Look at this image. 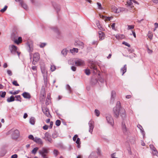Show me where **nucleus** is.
<instances>
[{"instance_id": "obj_1", "label": "nucleus", "mask_w": 158, "mask_h": 158, "mask_svg": "<svg viewBox=\"0 0 158 158\" xmlns=\"http://www.w3.org/2000/svg\"><path fill=\"white\" fill-rule=\"evenodd\" d=\"M120 114L122 119V129L123 133L126 135H129V131L126 127L125 123L128 122L125 110L120 106V103L119 102V114Z\"/></svg>"}, {"instance_id": "obj_2", "label": "nucleus", "mask_w": 158, "mask_h": 158, "mask_svg": "<svg viewBox=\"0 0 158 158\" xmlns=\"http://www.w3.org/2000/svg\"><path fill=\"white\" fill-rule=\"evenodd\" d=\"M12 133L11 138H18L19 136V132L18 130H15L14 131L12 129L10 131Z\"/></svg>"}, {"instance_id": "obj_3", "label": "nucleus", "mask_w": 158, "mask_h": 158, "mask_svg": "<svg viewBox=\"0 0 158 158\" xmlns=\"http://www.w3.org/2000/svg\"><path fill=\"white\" fill-rule=\"evenodd\" d=\"M11 37L12 38L14 39V42L17 44H19L20 42L22 41V38L21 37H19L18 39H15V38L17 37V36L15 35V33H12L11 34Z\"/></svg>"}, {"instance_id": "obj_4", "label": "nucleus", "mask_w": 158, "mask_h": 158, "mask_svg": "<svg viewBox=\"0 0 158 158\" xmlns=\"http://www.w3.org/2000/svg\"><path fill=\"white\" fill-rule=\"evenodd\" d=\"M9 49L12 54L16 55L17 49V47L16 46L14 45H10L9 46Z\"/></svg>"}, {"instance_id": "obj_5", "label": "nucleus", "mask_w": 158, "mask_h": 158, "mask_svg": "<svg viewBox=\"0 0 158 158\" xmlns=\"http://www.w3.org/2000/svg\"><path fill=\"white\" fill-rule=\"evenodd\" d=\"M42 110L43 113L48 117H51L48 109L47 106L42 107Z\"/></svg>"}, {"instance_id": "obj_6", "label": "nucleus", "mask_w": 158, "mask_h": 158, "mask_svg": "<svg viewBox=\"0 0 158 158\" xmlns=\"http://www.w3.org/2000/svg\"><path fill=\"white\" fill-rule=\"evenodd\" d=\"M118 101L117 102L116 106L113 109V111L114 116L116 118L118 117Z\"/></svg>"}, {"instance_id": "obj_7", "label": "nucleus", "mask_w": 158, "mask_h": 158, "mask_svg": "<svg viewBox=\"0 0 158 158\" xmlns=\"http://www.w3.org/2000/svg\"><path fill=\"white\" fill-rule=\"evenodd\" d=\"M49 150V148H43L41 150L39 151V154L41 155H46L48 153Z\"/></svg>"}, {"instance_id": "obj_8", "label": "nucleus", "mask_w": 158, "mask_h": 158, "mask_svg": "<svg viewBox=\"0 0 158 158\" xmlns=\"http://www.w3.org/2000/svg\"><path fill=\"white\" fill-rule=\"evenodd\" d=\"M88 124L89 127V132L92 133L94 127V122L93 120H90Z\"/></svg>"}, {"instance_id": "obj_9", "label": "nucleus", "mask_w": 158, "mask_h": 158, "mask_svg": "<svg viewBox=\"0 0 158 158\" xmlns=\"http://www.w3.org/2000/svg\"><path fill=\"white\" fill-rule=\"evenodd\" d=\"M26 45L28 52L29 53L32 52L33 50V48L32 45L31 43L29 42H27L26 44Z\"/></svg>"}, {"instance_id": "obj_10", "label": "nucleus", "mask_w": 158, "mask_h": 158, "mask_svg": "<svg viewBox=\"0 0 158 158\" xmlns=\"http://www.w3.org/2000/svg\"><path fill=\"white\" fill-rule=\"evenodd\" d=\"M107 122L111 126H112L114 123V121L110 115H108L106 117Z\"/></svg>"}, {"instance_id": "obj_11", "label": "nucleus", "mask_w": 158, "mask_h": 158, "mask_svg": "<svg viewBox=\"0 0 158 158\" xmlns=\"http://www.w3.org/2000/svg\"><path fill=\"white\" fill-rule=\"evenodd\" d=\"M52 3L53 6L55 10H56V12L58 14L59 11H60V6L58 5L55 2H52Z\"/></svg>"}, {"instance_id": "obj_12", "label": "nucleus", "mask_w": 158, "mask_h": 158, "mask_svg": "<svg viewBox=\"0 0 158 158\" xmlns=\"http://www.w3.org/2000/svg\"><path fill=\"white\" fill-rule=\"evenodd\" d=\"M75 62L76 65L77 66L83 65L84 64V61L81 59H78L75 61Z\"/></svg>"}, {"instance_id": "obj_13", "label": "nucleus", "mask_w": 158, "mask_h": 158, "mask_svg": "<svg viewBox=\"0 0 158 158\" xmlns=\"http://www.w3.org/2000/svg\"><path fill=\"white\" fill-rule=\"evenodd\" d=\"M116 96V93L114 91H112L111 93V95L110 100V102L111 104H113Z\"/></svg>"}, {"instance_id": "obj_14", "label": "nucleus", "mask_w": 158, "mask_h": 158, "mask_svg": "<svg viewBox=\"0 0 158 158\" xmlns=\"http://www.w3.org/2000/svg\"><path fill=\"white\" fill-rule=\"evenodd\" d=\"M74 45L75 46H79L80 48L83 49L84 47V43L80 41H76L74 43Z\"/></svg>"}, {"instance_id": "obj_15", "label": "nucleus", "mask_w": 158, "mask_h": 158, "mask_svg": "<svg viewBox=\"0 0 158 158\" xmlns=\"http://www.w3.org/2000/svg\"><path fill=\"white\" fill-rule=\"evenodd\" d=\"M40 54L38 52L35 53L33 55V59L35 60L36 62H38L40 59Z\"/></svg>"}, {"instance_id": "obj_16", "label": "nucleus", "mask_w": 158, "mask_h": 158, "mask_svg": "<svg viewBox=\"0 0 158 158\" xmlns=\"http://www.w3.org/2000/svg\"><path fill=\"white\" fill-rule=\"evenodd\" d=\"M50 28L56 33L58 36L60 35V32L56 27H50Z\"/></svg>"}, {"instance_id": "obj_17", "label": "nucleus", "mask_w": 158, "mask_h": 158, "mask_svg": "<svg viewBox=\"0 0 158 158\" xmlns=\"http://www.w3.org/2000/svg\"><path fill=\"white\" fill-rule=\"evenodd\" d=\"M22 95L25 98L30 99L31 98V96L29 93L27 92H24Z\"/></svg>"}, {"instance_id": "obj_18", "label": "nucleus", "mask_w": 158, "mask_h": 158, "mask_svg": "<svg viewBox=\"0 0 158 158\" xmlns=\"http://www.w3.org/2000/svg\"><path fill=\"white\" fill-rule=\"evenodd\" d=\"M98 36L100 40H102L104 39L105 35L103 32L100 31L98 32Z\"/></svg>"}, {"instance_id": "obj_19", "label": "nucleus", "mask_w": 158, "mask_h": 158, "mask_svg": "<svg viewBox=\"0 0 158 158\" xmlns=\"http://www.w3.org/2000/svg\"><path fill=\"white\" fill-rule=\"evenodd\" d=\"M132 0H127V3L128 6L130 8H132L134 6L133 5Z\"/></svg>"}, {"instance_id": "obj_20", "label": "nucleus", "mask_w": 158, "mask_h": 158, "mask_svg": "<svg viewBox=\"0 0 158 158\" xmlns=\"http://www.w3.org/2000/svg\"><path fill=\"white\" fill-rule=\"evenodd\" d=\"M80 139H73V141L76 142V143L77 144V147L78 148H80L81 147V142Z\"/></svg>"}, {"instance_id": "obj_21", "label": "nucleus", "mask_w": 158, "mask_h": 158, "mask_svg": "<svg viewBox=\"0 0 158 158\" xmlns=\"http://www.w3.org/2000/svg\"><path fill=\"white\" fill-rule=\"evenodd\" d=\"M32 139L37 143L39 144L43 145V142L41 139Z\"/></svg>"}, {"instance_id": "obj_22", "label": "nucleus", "mask_w": 158, "mask_h": 158, "mask_svg": "<svg viewBox=\"0 0 158 158\" xmlns=\"http://www.w3.org/2000/svg\"><path fill=\"white\" fill-rule=\"evenodd\" d=\"M127 71V67L126 64L124 65V67L122 68L120 70V72L122 73V75H123V74L126 72Z\"/></svg>"}, {"instance_id": "obj_23", "label": "nucleus", "mask_w": 158, "mask_h": 158, "mask_svg": "<svg viewBox=\"0 0 158 158\" xmlns=\"http://www.w3.org/2000/svg\"><path fill=\"white\" fill-rule=\"evenodd\" d=\"M6 100L8 102H13L15 100V97L13 95H11L10 97L8 98Z\"/></svg>"}, {"instance_id": "obj_24", "label": "nucleus", "mask_w": 158, "mask_h": 158, "mask_svg": "<svg viewBox=\"0 0 158 158\" xmlns=\"http://www.w3.org/2000/svg\"><path fill=\"white\" fill-rule=\"evenodd\" d=\"M29 123L31 125H34L35 123V119L34 117H32L30 118Z\"/></svg>"}, {"instance_id": "obj_25", "label": "nucleus", "mask_w": 158, "mask_h": 158, "mask_svg": "<svg viewBox=\"0 0 158 158\" xmlns=\"http://www.w3.org/2000/svg\"><path fill=\"white\" fill-rule=\"evenodd\" d=\"M20 4L21 6L25 10H27V5L24 3V2L22 1H21L20 2Z\"/></svg>"}, {"instance_id": "obj_26", "label": "nucleus", "mask_w": 158, "mask_h": 158, "mask_svg": "<svg viewBox=\"0 0 158 158\" xmlns=\"http://www.w3.org/2000/svg\"><path fill=\"white\" fill-rule=\"evenodd\" d=\"M137 127L139 128L140 129L141 132L143 135V138H144V132L143 131V130H142V129H143L142 127L140 124H138L137 125Z\"/></svg>"}, {"instance_id": "obj_27", "label": "nucleus", "mask_w": 158, "mask_h": 158, "mask_svg": "<svg viewBox=\"0 0 158 158\" xmlns=\"http://www.w3.org/2000/svg\"><path fill=\"white\" fill-rule=\"evenodd\" d=\"M90 68L91 69L94 70V73H95V71H97V69L96 65L94 64H91L90 66Z\"/></svg>"}, {"instance_id": "obj_28", "label": "nucleus", "mask_w": 158, "mask_h": 158, "mask_svg": "<svg viewBox=\"0 0 158 158\" xmlns=\"http://www.w3.org/2000/svg\"><path fill=\"white\" fill-rule=\"evenodd\" d=\"M52 137L53 138H56L58 137V132L56 131H54L52 134Z\"/></svg>"}, {"instance_id": "obj_29", "label": "nucleus", "mask_w": 158, "mask_h": 158, "mask_svg": "<svg viewBox=\"0 0 158 158\" xmlns=\"http://www.w3.org/2000/svg\"><path fill=\"white\" fill-rule=\"evenodd\" d=\"M97 156L96 155L94 152H92L89 156L88 158H97Z\"/></svg>"}, {"instance_id": "obj_30", "label": "nucleus", "mask_w": 158, "mask_h": 158, "mask_svg": "<svg viewBox=\"0 0 158 158\" xmlns=\"http://www.w3.org/2000/svg\"><path fill=\"white\" fill-rule=\"evenodd\" d=\"M45 95V89H42L40 93V96H42L43 98H44Z\"/></svg>"}, {"instance_id": "obj_31", "label": "nucleus", "mask_w": 158, "mask_h": 158, "mask_svg": "<svg viewBox=\"0 0 158 158\" xmlns=\"http://www.w3.org/2000/svg\"><path fill=\"white\" fill-rule=\"evenodd\" d=\"M66 89L69 91V93H71L72 92V90L71 88L69 85L67 84L66 85Z\"/></svg>"}, {"instance_id": "obj_32", "label": "nucleus", "mask_w": 158, "mask_h": 158, "mask_svg": "<svg viewBox=\"0 0 158 158\" xmlns=\"http://www.w3.org/2000/svg\"><path fill=\"white\" fill-rule=\"evenodd\" d=\"M16 98V99L15 100L19 101L20 102H21V96L20 95H16L15 97V98Z\"/></svg>"}, {"instance_id": "obj_33", "label": "nucleus", "mask_w": 158, "mask_h": 158, "mask_svg": "<svg viewBox=\"0 0 158 158\" xmlns=\"http://www.w3.org/2000/svg\"><path fill=\"white\" fill-rule=\"evenodd\" d=\"M98 82V80L96 78H92L91 80V83L93 85H95Z\"/></svg>"}, {"instance_id": "obj_34", "label": "nucleus", "mask_w": 158, "mask_h": 158, "mask_svg": "<svg viewBox=\"0 0 158 158\" xmlns=\"http://www.w3.org/2000/svg\"><path fill=\"white\" fill-rule=\"evenodd\" d=\"M68 51V50H67L66 49H64L61 52L64 56H65L67 54V52Z\"/></svg>"}, {"instance_id": "obj_35", "label": "nucleus", "mask_w": 158, "mask_h": 158, "mask_svg": "<svg viewBox=\"0 0 158 158\" xmlns=\"http://www.w3.org/2000/svg\"><path fill=\"white\" fill-rule=\"evenodd\" d=\"M6 95V92L5 91H0V97L2 98H4L5 97Z\"/></svg>"}, {"instance_id": "obj_36", "label": "nucleus", "mask_w": 158, "mask_h": 158, "mask_svg": "<svg viewBox=\"0 0 158 158\" xmlns=\"http://www.w3.org/2000/svg\"><path fill=\"white\" fill-rule=\"evenodd\" d=\"M70 51L72 53L74 52L77 53L78 52V49L77 48H73V49H70Z\"/></svg>"}, {"instance_id": "obj_37", "label": "nucleus", "mask_w": 158, "mask_h": 158, "mask_svg": "<svg viewBox=\"0 0 158 158\" xmlns=\"http://www.w3.org/2000/svg\"><path fill=\"white\" fill-rule=\"evenodd\" d=\"M20 92L19 90H16L14 92H12V91H10L9 92V94H12V95H16L18 94L19 92Z\"/></svg>"}, {"instance_id": "obj_38", "label": "nucleus", "mask_w": 158, "mask_h": 158, "mask_svg": "<svg viewBox=\"0 0 158 158\" xmlns=\"http://www.w3.org/2000/svg\"><path fill=\"white\" fill-rule=\"evenodd\" d=\"M127 11L128 10L126 8L123 7L119 8V12H123V11L127 12Z\"/></svg>"}, {"instance_id": "obj_39", "label": "nucleus", "mask_w": 158, "mask_h": 158, "mask_svg": "<svg viewBox=\"0 0 158 158\" xmlns=\"http://www.w3.org/2000/svg\"><path fill=\"white\" fill-rule=\"evenodd\" d=\"M96 23L98 28L100 29V30H101L102 27L100 24L99 21L98 20L96 21Z\"/></svg>"}, {"instance_id": "obj_40", "label": "nucleus", "mask_w": 158, "mask_h": 158, "mask_svg": "<svg viewBox=\"0 0 158 158\" xmlns=\"http://www.w3.org/2000/svg\"><path fill=\"white\" fill-rule=\"evenodd\" d=\"M148 37L150 39V40H152V39L153 34L150 31H149L148 33Z\"/></svg>"}, {"instance_id": "obj_41", "label": "nucleus", "mask_w": 158, "mask_h": 158, "mask_svg": "<svg viewBox=\"0 0 158 158\" xmlns=\"http://www.w3.org/2000/svg\"><path fill=\"white\" fill-rule=\"evenodd\" d=\"M38 149L39 148L38 147H35L31 151L32 153L35 154L36 153V152L38 150Z\"/></svg>"}, {"instance_id": "obj_42", "label": "nucleus", "mask_w": 158, "mask_h": 158, "mask_svg": "<svg viewBox=\"0 0 158 158\" xmlns=\"http://www.w3.org/2000/svg\"><path fill=\"white\" fill-rule=\"evenodd\" d=\"M152 152L153 155H154L157 156L158 154V153L156 148L152 150Z\"/></svg>"}, {"instance_id": "obj_43", "label": "nucleus", "mask_w": 158, "mask_h": 158, "mask_svg": "<svg viewBox=\"0 0 158 158\" xmlns=\"http://www.w3.org/2000/svg\"><path fill=\"white\" fill-rule=\"evenodd\" d=\"M94 113H95V115L97 117H98L99 116L100 112L97 109H95L94 110Z\"/></svg>"}, {"instance_id": "obj_44", "label": "nucleus", "mask_w": 158, "mask_h": 158, "mask_svg": "<svg viewBox=\"0 0 158 158\" xmlns=\"http://www.w3.org/2000/svg\"><path fill=\"white\" fill-rule=\"evenodd\" d=\"M85 73L87 75H89L90 74V70L88 69H85L84 70Z\"/></svg>"}, {"instance_id": "obj_45", "label": "nucleus", "mask_w": 158, "mask_h": 158, "mask_svg": "<svg viewBox=\"0 0 158 158\" xmlns=\"http://www.w3.org/2000/svg\"><path fill=\"white\" fill-rule=\"evenodd\" d=\"M8 7L7 6H5L2 9L0 10V11L2 13H3L5 12L7 9Z\"/></svg>"}, {"instance_id": "obj_46", "label": "nucleus", "mask_w": 158, "mask_h": 158, "mask_svg": "<svg viewBox=\"0 0 158 158\" xmlns=\"http://www.w3.org/2000/svg\"><path fill=\"white\" fill-rule=\"evenodd\" d=\"M44 83L45 85H46L47 83V77L44 76Z\"/></svg>"}, {"instance_id": "obj_47", "label": "nucleus", "mask_w": 158, "mask_h": 158, "mask_svg": "<svg viewBox=\"0 0 158 158\" xmlns=\"http://www.w3.org/2000/svg\"><path fill=\"white\" fill-rule=\"evenodd\" d=\"M61 124V121L59 120H57L56 122V125L57 126H60Z\"/></svg>"}, {"instance_id": "obj_48", "label": "nucleus", "mask_w": 158, "mask_h": 158, "mask_svg": "<svg viewBox=\"0 0 158 158\" xmlns=\"http://www.w3.org/2000/svg\"><path fill=\"white\" fill-rule=\"evenodd\" d=\"M45 137L47 138H50V137H51V135L50 134H49L48 132H46L45 133Z\"/></svg>"}, {"instance_id": "obj_49", "label": "nucleus", "mask_w": 158, "mask_h": 158, "mask_svg": "<svg viewBox=\"0 0 158 158\" xmlns=\"http://www.w3.org/2000/svg\"><path fill=\"white\" fill-rule=\"evenodd\" d=\"M53 154L55 156H57L59 154V152L58 150L56 149H54L53 151Z\"/></svg>"}, {"instance_id": "obj_50", "label": "nucleus", "mask_w": 158, "mask_h": 158, "mask_svg": "<svg viewBox=\"0 0 158 158\" xmlns=\"http://www.w3.org/2000/svg\"><path fill=\"white\" fill-rule=\"evenodd\" d=\"M12 84L15 86H19V85L17 83V82L16 81L14 80L12 82Z\"/></svg>"}, {"instance_id": "obj_51", "label": "nucleus", "mask_w": 158, "mask_h": 158, "mask_svg": "<svg viewBox=\"0 0 158 158\" xmlns=\"http://www.w3.org/2000/svg\"><path fill=\"white\" fill-rule=\"evenodd\" d=\"M50 69L51 71L53 72L56 69V66L54 65H51Z\"/></svg>"}, {"instance_id": "obj_52", "label": "nucleus", "mask_w": 158, "mask_h": 158, "mask_svg": "<svg viewBox=\"0 0 158 158\" xmlns=\"http://www.w3.org/2000/svg\"><path fill=\"white\" fill-rule=\"evenodd\" d=\"M122 44H123L125 45H126L129 47H130L131 46V45L130 44H129L127 42H126L125 41L123 42L122 43Z\"/></svg>"}, {"instance_id": "obj_53", "label": "nucleus", "mask_w": 158, "mask_h": 158, "mask_svg": "<svg viewBox=\"0 0 158 158\" xmlns=\"http://www.w3.org/2000/svg\"><path fill=\"white\" fill-rule=\"evenodd\" d=\"M98 80L100 82H101L102 83H103L104 81V79L100 76L98 78Z\"/></svg>"}, {"instance_id": "obj_54", "label": "nucleus", "mask_w": 158, "mask_h": 158, "mask_svg": "<svg viewBox=\"0 0 158 158\" xmlns=\"http://www.w3.org/2000/svg\"><path fill=\"white\" fill-rule=\"evenodd\" d=\"M97 5L98 6V8L99 9L101 10L102 9L101 4L99 2H97Z\"/></svg>"}, {"instance_id": "obj_55", "label": "nucleus", "mask_w": 158, "mask_h": 158, "mask_svg": "<svg viewBox=\"0 0 158 158\" xmlns=\"http://www.w3.org/2000/svg\"><path fill=\"white\" fill-rule=\"evenodd\" d=\"M7 74L9 76H11L12 75V72L10 70H8V69L7 70Z\"/></svg>"}, {"instance_id": "obj_56", "label": "nucleus", "mask_w": 158, "mask_h": 158, "mask_svg": "<svg viewBox=\"0 0 158 158\" xmlns=\"http://www.w3.org/2000/svg\"><path fill=\"white\" fill-rule=\"evenodd\" d=\"M71 70L73 71H75L76 70V67L74 66H72L71 67Z\"/></svg>"}, {"instance_id": "obj_57", "label": "nucleus", "mask_w": 158, "mask_h": 158, "mask_svg": "<svg viewBox=\"0 0 158 158\" xmlns=\"http://www.w3.org/2000/svg\"><path fill=\"white\" fill-rule=\"evenodd\" d=\"M134 28V25H128V29L131 30L133 29Z\"/></svg>"}, {"instance_id": "obj_58", "label": "nucleus", "mask_w": 158, "mask_h": 158, "mask_svg": "<svg viewBox=\"0 0 158 158\" xmlns=\"http://www.w3.org/2000/svg\"><path fill=\"white\" fill-rule=\"evenodd\" d=\"M46 45V44L44 43H41L40 45V46L41 48H44Z\"/></svg>"}, {"instance_id": "obj_59", "label": "nucleus", "mask_w": 158, "mask_h": 158, "mask_svg": "<svg viewBox=\"0 0 158 158\" xmlns=\"http://www.w3.org/2000/svg\"><path fill=\"white\" fill-rule=\"evenodd\" d=\"M48 126L47 125H44L43 127V128L44 130H47L48 128Z\"/></svg>"}, {"instance_id": "obj_60", "label": "nucleus", "mask_w": 158, "mask_h": 158, "mask_svg": "<svg viewBox=\"0 0 158 158\" xmlns=\"http://www.w3.org/2000/svg\"><path fill=\"white\" fill-rule=\"evenodd\" d=\"M112 18V17H106V16L105 18V19L108 21H110L111 19Z\"/></svg>"}, {"instance_id": "obj_61", "label": "nucleus", "mask_w": 158, "mask_h": 158, "mask_svg": "<svg viewBox=\"0 0 158 158\" xmlns=\"http://www.w3.org/2000/svg\"><path fill=\"white\" fill-rule=\"evenodd\" d=\"M50 102V100H48V99H46L45 102V104L47 106L48 105Z\"/></svg>"}, {"instance_id": "obj_62", "label": "nucleus", "mask_w": 158, "mask_h": 158, "mask_svg": "<svg viewBox=\"0 0 158 158\" xmlns=\"http://www.w3.org/2000/svg\"><path fill=\"white\" fill-rule=\"evenodd\" d=\"M31 69L33 71H36L37 70V67L36 66H32Z\"/></svg>"}, {"instance_id": "obj_63", "label": "nucleus", "mask_w": 158, "mask_h": 158, "mask_svg": "<svg viewBox=\"0 0 158 158\" xmlns=\"http://www.w3.org/2000/svg\"><path fill=\"white\" fill-rule=\"evenodd\" d=\"M97 154L98 156H100L101 155V151L99 150V148H98L97 149Z\"/></svg>"}, {"instance_id": "obj_64", "label": "nucleus", "mask_w": 158, "mask_h": 158, "mask_svg": "<svg viewBox=\"0 0 158 158\" xmlns=\"http://www.w3.org/2000/svg\"><path fill=\"white\" fill-rule=\"evenodd\" d=\"M116 153H113L111 155V158H118L117 157H115L116 156Z\"/></svg>"}]
</instances>
